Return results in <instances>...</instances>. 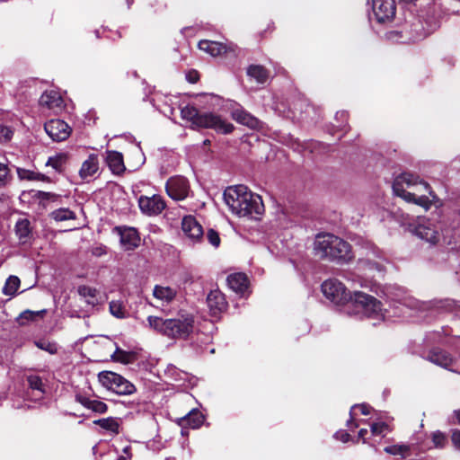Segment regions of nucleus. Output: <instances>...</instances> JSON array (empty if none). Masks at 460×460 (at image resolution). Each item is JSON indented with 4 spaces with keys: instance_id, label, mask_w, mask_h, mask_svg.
<instances>
[{
    "instance_id": "1",
    "label": "nucleus",
    "mask_w": 460,
    "mask_h": 460,
    "mask_svg": "<svg viewBox=\"0 0 460 460\" xmlns=\"http://www.w3.org/2000/svg\"><path fill=\"white\" fill-rule=\"evenodd\" d=\"M323 296L336 305H347L349 314L373 319H384L381 303L372 296L355 292L352 296L342 282L329 279L322 284Z\"/></svg>"
},
{
    "instance_id": "2",
    "label": "nucleus",
    "mask_w": 460,
    "mask_h": 460,
    "mask_svg": "<svg viewBox=\"0 0 460 460\" xmlns=\"http://www.w3.org/2000/svg\"><path fill=\"white\" fill-rule=\"evenodd\" d=\"M393 191L406 202L413 203L425 210L439 202L431 186L419 175L411 172H402L395 177Z\"/></svg>"
},
{
    "instance_id": "3",
    "label": "nucleus",
    "mask_w": 460,
    "mask_h": 460,
    "mask_svg": "<svg viewBox=\"0 0 460 460\" xmlns=\"http://www.w3.org/2000/svg\"><path fill=\"white\" fill-rule=\"evenodd\" d=\"M224 199L231 212L239 217L259 216L263 212L261 197L242 184L226 188Z\"/></svg>"
},
{
    "instance_id": "4",
    "label": "nucleus",
    "mask_w": 460,
    "mask_h": 460,
    "mask_svg": "<svg viewBox=\"0 0 460 460\" xmlns=\"http://www.w3.org/2000/svg\"><path fill=\"white\" fill-rule=\"evenodd\" d=\"M314 253L322 260L346 264L354 258L351 245L342 238L329 233L318 234L314 242Z\"/></svg>"
},
{
    "instance_id": "5",
    "label": "nucleus",
    "mask_w": 460,
    "mask_h": 460,
    "mask_svg": "<svg viewBox=\"0 0 460 460\" xmlns=\"http://www.w3.org/2000/svg\"><path fill=\"white\" fill-rule=\"evenodd\" d=\"M147 323L159 334L173 340H187L195 330L194 316L189 313H180L175 317L166 319L150 315Z\"/></svg>"
},
{
    "instance_id": "6",
    "label": "nucleus",
    "mask_w": 460,
    "mask_h": 460,
    "mask_svg": "<svg viewBox=\"0 0 460 460\" xmlns=\"http://www.w3.org/2000/svg\"><path fill=\"white\" fill-rule=\"evenodd\" d=\"M98 381L102 387L119 395H130L137 391L135 385L121 375L112 371L100 372Z\"/></svg>"
},
{
    "instance_id": "7",
    "label": "nucleus",
    "mask_w": 460,
    "mask_h": 460,
    "mask_svg": "<svg viewBox=\"0 0 460 460\" xmlns=\"http://www.w3.org/2000/svg\"><path fill=\"white\" fill-rule=\"evenodd\" d=\"M413 233L429 244L437 245L440 243L443 236V223L423 218L414 227Z\"/></svg>"
},
{
    "instance_id": "8",
    "label": "nucleus",
    "mask_w": 460,
    "mask_h": 460,
    "mask_svg": "<svg viewBox=\"0 0 460 460\" xmlns=\"http://www.w3.org/2000/svg\"><path fill=\"white\" fill-rule=\"evenodd\" d=\"M196 128H211L222 134H229L233 131L234 126L216 113L204 112L201 113Z\"/></svg>"
},
{
    "instance_id": "9",
    "label": "nucleus",
    "mask_w": 460,
    "mask_h": 460,
    "mask_svg": "<svg viewBox=\"0 0 460 460\" xmlns=\"http://www.w3.org/2000/svg\"><path fill=\"white\" fill-rule=\"evenodd\" d=\"M165 190L169 197L174 200L185 199L190 190L189 181L183 176L171 177L165 185Z\"/></svg>"
},
{
    "instance_id": "10",
    "label": "nucleus",
    "mask_w": 460,
    "mask_h": 460,
    "mask_svg": "<svg viewBox=\"0 0 460 460\" xmlns=\"http://www.w3.org/2000/svg\"><path fill=\"white\" fill-rule=\"evenodd\" d=\"M137 201L140 211L147 216L159 215L166 207L164 199L160 195L156 194L150 197L141 195Z\"/></svg>"
},
{
    "instance_id": "11",
    "label": "nucleus",
    "mask_w": 460,
    "mask_h": 460,
    "mask_svg": "<svg viewBox=\"0 0 460 460\" xmlns=\"http://www.w3.org/2000/svg\"><path fill=\"white\" fill-rule=\"evenodd\" d=\"M372 9L378 22H389L395 14L394 0H373Z\"/></svg>"
},
{
    "instance_id": "12",
    "label": "nucleus",
    "mask_w": 460,
    "mask_h": 460,
    "mask_svg": "<svg viewBox=\"0 0 460 460\" xmlns=\"http://www.w3.org/2000/svg\"><path fill=\"white\" fill-rule=\"evenodd\" d=\"M46 133L53 141H64L71 133V128L64 120L50 119L44 126Z\"/></svg>"
},
{
    "instance_id": "13",
    "label": "nucleus",
    "mask_w": 460,
    "mask_h": 460,
    "mask_svg": "<svg viewBox=\"0 0 460 460\" xmlns=\"http://www.w3.org/2000/svg\"><path fill=\"white\" fill-rule=\"evenodd\" d=\"M119 236L120 244L125 251H133L140 244V237L133 227H116Z\"/></svg>"
},
{
    "instance_id": "14",
    "label": "nucleus",
    "mask_w": 460,
    "mask_h": 460,
    "mask_svg": "<svg viewBox=\"0 0 460 460\" xmlns=\"http://www.w3.org/2000/svg\"><path fill=\"white\" fill-rule=\"evenodd\" d=\"M40 104L53 111L55 113L60 112L65 106L61 94L55 90L44 92L40 96Z\"/></svg>"
},
{
    "instance_id": "15",
    "label": "nucleus",
    "mask_w": 460,
    "mask_h": 460,
    "mask_svg": "<svg viewBox=\"0 0 460 460\" xmlns=\"http://www.w3.org/2000/svg\"><path fill=\"white\" fill-rule=\"evenodd\" d=\"M181 228L183 233L193 241L200 239L203 235L201 225L192 216L183 217Z\"/></svg>"
},
{
    "instance_id": "16",
    "label": "nucleus",
    "mask_w": 460,
    "mask_h": 460,
    "mask_svg": "<svg viewBox=\"0 0 460 460\" xmlns=\"http://www.w3.org/2000/svg\"><path fill=\"white\" fill-rule=\"evenodd\" d=\"M232 118L236 122L247 126L250 128L258 129L261 127V122L257 118L241 107L233 110Z\"/></svg>"
},
{
    "instance_id": "17",
    "label": "nucleus",
    "mask_w": 460,
    "mask_h": 460,
    "mask_svg": "<svg viewBox=\"0 0 460 460\" xmlns=\"http://www.w3.org/2000/svg\"><path fill=\"white\" fill-rule=\"evenodd\" d=\"M208 305L212 314L217 315L226 309L227 303L225 296L219 290H212L207 297Z\"/></svg>"
},
{
    "instance_id": "18",
    "label": "nucleus",
    "mask_w": 460,
    "mask_h": 460,
    "mask_svg": "<svg viewBox=\"0 0 460 460\" xmlns=\"http://www.w3.org/2000/svg\"><path fill=\"white\" fill-rule=\"evenodd\" d=\"M199 49L208 53L212 57L221 56L228 50H234L233 47L218 41L203 40L199 42Z\"/></svg>"
},
{
    "instance_id": "19",
    "label": "nucleus",
    "mask_w": 460,
    "mask_h": 460,
    "mask_svg": "<svg viewBox=\"0 0 460 460\" xmlns=\"http://www.w3.org/2000/svg\"><path fill=\"white\" fill-rule=\"evenodd\" d=\"M77 294L80 298L91 307H94L100 302V293L97 288L87 286L80 285L77 287Z\"/></svg>"
},
{
    "instance_id": "20",
    "label": "nucleus",
    "mask_w": 460,
    "mask_h": 460,
    "mask_svg": "<svg viewBox=\"0 0 460 460\" xmlns=\"http://www.w3.org/2000/svg\"><path fill=\"white\" fill-rule=\"evenodd\" d=\"M227 284L234 292L243 296L249 288V280L243 273H234L227 277Z\"/></svg>"
},
{
    "instance_id": "21",
    "label": "nucleus",
    "mask_w": 460,
    "mask_h": 460,
    "mask_svg": "<svg viewBox=\"0 0 460 460\" xmlns=\"http://www.w3.org/2000/svg\"><path fill=\"white\" fill-rule=\"evenodd\" d=\"M177 295V290L169 286L155 285L153 288L154 297L162 304L172 303Z\"/></svg>"
},
{
    "instance_id": "22",
    "label": "nucleus",
    "mask_w": 460,
    "mask_h": 460,
    "mask_svg": "<svg viewBox=\"0 0 460 460\" xmlns=\"http://www.w3.org/2000/svg\"><path fill=\"white\" fill-rule=\"evenodd\" d=\"M99 170V159L95 154H91L88 158L82 164L79 175L83 180L93 177Z\"/></svg>"
},
{
    "instance_id": "23",
    "label": "nucleus",
    "mask_w": 460,
    "mask_h": 460,
    "mask_svg": "<svg viewBox=\"0 0 460 460\" xmlns=\"http://www.w3.org/2000/svg\"><path fill=\"white\" fill-rule=\"evenodd\" d=\"M106 163L110 170L114 174L119 175L126 169L123 162V155L121 153L117 151H107Z\"/></svg>"
},
{
    "instance_id": "24",
    "label": "nucleus",
    "mask_w": 460,
    "mask_h": 460,
    "mask_svg": "<svg viewBox=\"0 0 460 460\" xmlns=\"http://www.w3.org/2000/svg\"><path fill=\"white\" fill-rule=\"evenodd\" d=\"M75 400L84 408L91 410L93 412L102 414L108 411L107 404L100 400L92 399L90 397L80 394L75 396Z\"/></svg>"
},
{
    "instance_id": "25",
    "label": "nucleus",
    "mask_w": 460,
    "mask_h": 460,
    "mask_svg": "<svg viewBox=\"0 0 460 460\" xmlns=\"http://www.w3.org/2000/svg\"><path fill=\"white\" fill-rule=\"evenodd\" d=\"M247 75L257 84H265L269 78L268 71L260 65H251L247 68Z\"/></svg>"
},
{
    "instance_id": "26",
    "label": "nucleus",
    "mask_w": 460,
    "mask_h": 460,
    "mask_svg": "<svg viewBox=\"0 0 460 460\" xmlns=\"http://www.w3.org/2000/svg\"><path fill=\"white\" fill-rule=\"evenodd\" d=\"M428 360L431 363L438 365L444 368H448V367L452 364L453 359L445 351H431L428 356Z\"/></svg>"
},
{
    "instance_id": "27",
    "label": "nucleus",
    "mask_w": 460,
    "mask_h": 460,
    "mask_svg": "<svg viewBox=\"0 0 460 460\" xmlns=\"http://www.w3.org/2000/svg\"><path fill=\"white\" fill-rule=\"evenodd\" d=\"M15 234L20 242L26 243L31 234L30 221L26 218L19 219L15 224Z\"/></svg>"
},
{
    "instance_id": "28",
    "label": "nucleus",
    "mask_w": 460,
    "mask_h": 460,
    "mask_svg": "<svg viewBox=\"0 0 460 460\" xmlns=\"http://www.w3.org/2000/svg\"><path fill=\"white\" fill-rule=\"evenodd\" d=\"M181 118L191 123V128H196L201 113L193 106H185L181 110Z\"/></svg>"
},
{
    "instance_id": "29",
    "label": "nucleus",
    "mask_w": 460,
    "mask_h": 460,
    "mask_svg": "<svg viewBox=\"0 0 460 460\" xmlns=\"http://www.w3.org/2000/svg\"><path fill=\"white\" fill-rule=\"evenodd\" d=\"M182 420L185 425L191 429H197L203 423L204 418L200 411L193 410L190 411Z\"/></svg>"
},
{
    "instance_id": "30",
    "label": "nucleus",
    "mask_w": 460,
    "mask_h": 460,
    "mask_svg": "<svg viewBox=\"0 0 460 460\" xmlns=\"http://www.w3.org/2000/svg\"><path fill=\"white\" fill-rule=\"evenodd\" d=\"M103 429L109 430L112 433L118 434L119 432V420L117 418H105L94 421Z\"/></svg>"
},
{
    "instance_id": "31",
    "label": "nucleus",
    "mask_w": 460,
    "mask_h": 460,
    "mask_svg": "<svg viewBox=\"0 0 460 460\" xmlns=\"http://www.w3.org/2000/svg\"><path fill=\"white\" fill-rule=\"evenodd\" d=\"M50 217L57 222L74 220L76 216L75 213L69 208H60L51 212Z\"/></svg>"
},
{
    "instance_id": "32",
    "label": "nucleus",
    "mask_w": 460,
    "mask_h": 460,
    "mask_svg": "<svg viewBox=\"0 0 460 460\" xmlns=\"http://www.w3.org/2000/svg\"><path fill=\"white\" fill-rule=\"evenodd\" d=\"M135 353L130 351L122 350L119 348H117L114 353L111 355V359L116 362H119L122 364H129L135 360Z\"/></svg>"
},
{
    "instance_id": "33",
    "label": "nucleus",
    "mask_w": 460,
    "mask_h": 460,
    "mask_svg": "<svg viewBox=\"0 0 460 460\" xmlns=\"http://www.w3.org/2000/svg\"><path fill=\"white\" fill-rule=\"evenodd\" d=\"M20 284H21V281L18 277L10 276L6 279L5 284L3 288V293L5 296H14L17 293L18 288H20Z\"/></svg>"
},
{
    "instance_id": "34",
    "label": "nucleus",
    "mask_w": 460,
    "mask_h": 460,
    "mask_svg": "<svg viewBox=\"0 0 460 460\" xmlns=\"http://www.w3.org/2000/svg\"><path fill=\"white\" fill-rule=\"evenodd\" d=\"M66 162L67 155L66 154H58L49 157L46 164L51 166L57 172H62Z\"/></svg>"
},
{
    "instance_id": "35",
    "label": "nucleus",
    "mask_w": 460,
    "mask_h": 460,
    "mask_svg": "<svg viewBox=\"0 0 460 460\" xmlns=\"http://www.w3.org/2000/svg\"><path fill=\"white\" fill-rule=\"evenodd\" d=\"M17 174L21 180H28V181H45L46 180V176L44 174H41L40 172H35L33 171L27 170V169L18 168Z\"/></svg>"
},
{
    "instance_id": "36",
    "label": "nucleus",
    "mask_w": 460,
    "mask_h": 460,
    "mask_svg": "<svg viewBox=\"0 0 460 460\" xmlns=\"http://www.w3.org/2000/svg\"><path fill=\"white\" fill-rule=\"evenodd\" d=\"M410 451V447L407 445H393L385 447V452L394 456H401L405 458Z\"/></svg>"
},
{
    "instance_id": "37",
    "label": "nucleus",
    "mask_w": 460,
    "mask_h": 460,
    "mask_svg": "<svg viewBox=\"0 0 460 460\" xmlns=\"http://www.w3.org/2000/svg\"><path fill=\"white\" fill-rule=\"evenodd\" d=\"M109 308L111 314L117 318L122 319L126 316L123 304L119 300L111 301Z\"/></svg>"
},
{
    "instance_id": "38",
    "label": "nucleus",
    "mask_w": 460,
    "mask_h": 460,
    "mask_svg": "<svg viewBox=\"0 0 460 460\" xmlns=\"http://www.w3.org/2000/svg\"><path fill=\"white\" fill-rule=\"evenodd\" d=\"M27 381L30 387L33 390L39 391L40 394H44V385L41 378L36 375H30L27 376Z\"/></svg>"
},
{
    "instance_id": "39",
    "label": "nucleus",
    "mask_w": 460,
    "mask_h": 460,
    "mask_svg": "<svg viewBox=\"0 0 460 460\" xmlns=\"http://www.w3.org/2000/svg\"><path fill=\"white\" fill-rule=\"evenodd\" d=\"M431 439L436 448H443L447 443V438L445 433L437 430L431 435Z\"/></svg>"
},
{
    "instance_id": "40",
    "label": "nucleus",
    "mask_w": 460,
    "mask_h": 460,
    "mask_svg": "<svg viewBox=\"0 0 460 460\" xmlns=\"http://www.w3.org/2000/svg\"><path fill=\"white\" fill-rule=\"evenodd\" d=\"M198 341H200V344L192 343L193 348L197 351V353H205L208 350L207 346L211 342V338L209 336L198 337Z\"/></svg>"
},
{
    "instance_id": "41",
    "label": "nucleus",
    "mask_w": 460,
    "mask_h": 460,
    "mask_svg": "<svg viewBox=\"0 0 460 460\" xmlns=\"http://www.w3.org/2000/svg\"><path fill=\"white\" fill-rule=\"evenodd\" d=\"M36 346L49 354H56L58 352V346L56 343L50 342L49 341H39L35 342Z\"/></svg>"
},
{
    "instance_id": "42",
    "label": "nucleus",
    "mask_w": 460,
    "mask_h": 460,
    "mask_svg": "<svg viewBox=\"0 0 460 460\" xmlns=\"http://www.w3.org/2000/svg\"><path fill=\"white\" fill-rule=\"evenodd\" d=\"M389 431V427L385 422L373 423L371 425V433L374 436L385 437V433Z\"/></svg>"
},
{
    "instance_id": "43",
    "label": "nucleus",
    "mask_w": 460,
    "mask_h": 460,
    "mask_svg": "<svg viewBox=\"0 0 460 460\" xmlns=\"http://www.w3.org/2000/svg\"><path fill=\"white\" fill-rule=\"evenodd\" d=\"M10 178V169L4 162H0V188L5 186Z\"/></svg>"
},
{
    "instance_id": "44",
    "label": "nucleus",
    "mask_w": 460,
    "mask_h": 460,
    "mask_svg": "<svg viewBox=\"0 0 460 460\" xmlns=\"http://www.w3.org/2000/svg\"><path fill=\"white\" fill-rule=\"evenodd\" d=\"M356 410H359L361 414L363 415H368L370 413L371 407L365 403L354 405L349 412L350 420L348 421V426H349L350 422H352V420H354V417L356 415Z\"/></svg>"
},
{
    "instance_id": "45",
    "label": "nucleus",
    "mask_w": 460,
    "mask_h": 460,
    "mask_svg": "<svg viewBox=\"0 0 460 460\" xmlns=\"http://www.w3.org/2000/svg\"><path fill=\"white\" fill-rule=\"evenodd\" d=\"M13 135V130L6 126L0 125V142L6 143L11 140Z\"/></svg>"
},
{
    "instance_id": "46",
    "label": "nucleus",
    "mask_w": 460,
    "mask_h": 460,
    "mask_svg": "<svg viewBox=\"0 0 460 460\" xmlns=\"http://www.w3.org/2000/svg\"><path fill=\"white\" fill-rule=\"evenodd\" d=\"M207 239L209 242V243L211 245H213L214 247H218L220 244V237H219L217 232H216L213 229H209L208 231Z\"/></svg>"
},
{
    "instance_id": "47",
    "label": "nucleus",
    "mask_w": 460,
    "mask_h": 460,
    "mask_svg": "<svg viewBox=\"0 0 460 460\" xmlns=\"http://www.w3.org/2000/svg\"><path fill=\"white\" fill-rule=\"evenodd\" d=\"M359 266L360 268H369L370 270L376 269L378 271H381L383 270L382 266L378 264L377 262H371L369 259L367 260H359Z\"/></svg>"
},
{
    "instance_id": "48",
    "label": "nucleus",
    "mask_w": 460,
    "mask_h": 460,
    "mask_svg": "<svg viewBox=\"0 0 460 460\" xmlns=\"http://www.w3.org/2000/svg\"><path fill=\"white\" fill-rule=\"evenodd\" d=\"M414 26V33L411 34V36L409 37V40L411 41L418 40L425 36L424 32L422 31V26L419 22Z\"/></svg>"
},
{
    "instance_id": "49",
    "label": "nucleus",
    "mask_w": 460,
    "mask_h": 460,
    "mask_svg": "<svg viewBox=\"0 0 460 460\" xmlns=\"http://www.w3.org/2000/svg\"><path fill=\"white\" fill-rule=\"evenodd\" d=\"M437 306L450 311L456 307V303L453 300L446 299L444 301H439Z\"/></svg>"
},
{
    "instance_id": "50",
    "label": "nucleus",
    "mask_w": 460,
    "mask_h": 460,
    "mask_svg": "<svg viewBox=\"0 0 460 460\" xmlns=\"http://www.w3.org/2000/svg\"><path fill=\"white\" fill-rule=\"evenodd\" d=\"M452 443L457 450H460V430L455 429L452 432Z\"/></svg>"
},
{
    "instance_id": "51",
    "label": "nucleus",
    "mask_w": 460,
    "mask_h": 460,
    "mask_svg": "<svg viewBox=\"0 0 460 460\" xmlns=\"http://www.w3.org/2000/svg\"><path fill=\"white\" fill-rule=\"evenodd\" d=\"M334 437L336 439H339L342 442H348L350 438V435L344 431V430H340V431H337L335 434H334Z\"/></svg>"
},
{
    "instance_id": "52",
    "label": "nucleus",
    "mask_w": 460,
    "mask_h": 460,
    "mask_svg": "<svg viewBox=\"0 0 460 460\" xmlns=\"http://www.w3.org/2000/svg\"><path fill=\"white\" fill-rule=\"evenodd\" d=\"M36 315H38V313L32 311H25L22 314H21L20 319L33 320Z\"/></svg>"
},
{
    "instance_id": "53",
    "label": "nucleus",
    "mask_w": 460,
    "mask_h": 460,
    "mask_svg": "<svg viewBox=\"0 0 460 460\" xmlns=\"http://www.w3.org/2000/svg\"><path fill=\"white\" fill-rule=\"evenodd\" d=\"M186 78L190 83H196L199 79V75L196 71H190L186 75Z\"/></svg>"
},
{
    "instance_id": "54",
    "label": "nucleus",
    "mask_w": 460,
    "mask_h": 460,
    "mask_svg": "<svg viewBox=\"0 0 460 460\" xmlns=\"http://www.w3.org/2000/svg\"><path fill=\"white\" fill-rule=\"evenodd\" d=\"M367 434V429H361L359 431H358V437L360 438L363 439V442L365 443L366 442V438H365V436Z\"/></svg>"
},
{
    "instance_id": "55",
    "label": "nucleus",
    "mask_w": 460,
    "mask_h": 460,
    "mask_svg": "<svg viewBox=\"0 0 460 460\" xmlns=\"http://www.w3.org/2000/svg\"><path fill=\"white\" fill-rule=\"evenodd\" d=\"M454 415L457 419L458 423H460V409L454 411Z\"/></svg>"
},
{
    "instance_id": "56",
    "label": "nucleus",
    "mask_w": 460,
    "mask_h": 460,
    "mask_svg": "<svg viewBox=\"0 0 460 460\" xmlns=\"http://www.w3.org/2000/svg\"><path fill=\"white\" fill-rule=\"evenodd\" d=\"M128 451H129V447H126L124 448V453L128 456Z\"/></svg>"
},
{
    "instance_id": "57",
    "label": "nucleus",
    "mask_w": 460,
    "mask_h": 460,
    "mask_svg": "<svg viewBox=\"0 0 460 460\" xmlns=\"http://www.w3.org/2000/svg\"><path fill=\"white\" fill-rule=\"evenodd\" d=\"M209 144H210V140L206 139V140L204 141V145H209Z\"/></svg>"
},
{
    "instance_id": "58",
    "label": "nucleus",
    "mask_w": 460,
    "mask_h": 460,
    "mask_svg": "<svg viewBox=\"0 0 460 460\" xmlns=\"http://www.w3.org/2000/svg\"><path fill=\"white\" fill-rule=\"evenodd\" d=\"M118 460H126V456H121L118 458Z\"/></svg>"
},
{
    "instance_id": "59",
    "label": "nucleus",
    "mask_w": 460,
    "mask_h": 460,
    "mask_svg": "<svg viewBox=\"0 0 460 460\" xmlns=\"http://www.w3.org/2000/svg\"><path fill=\"white\" fill-rule=\"evenodd\" d=\"M127 3L128 5H130L133 3V0H127Z\"/></svg>"
},
{
    "instance_id": "60",
    "label": "nucleus",
    "mask_w": 460,
    "mask_h": 460,
    "mask_svg": "<svg viewBox=\"0 0 460 460\" xmlns=\"http://www.w3.org/2000/svg\"><path fill=\"white\" fill-rule=\"evenodd\" d=\"M209 352H210V353H214V352H215V349H209Z\"/></svg>"
}]
</instances>
